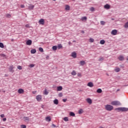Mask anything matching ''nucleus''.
I'll return each mask as SVG.
<instances>
[{"label":"nucleus","mask_w":128,"mask_h":128,"mask_svg":"<svg viewBox=\"0 0 128 128\" xmlns=\"http://www.w3.org/2000/svg\"><path fill=\"white\" fill-rule=\"evenodd\" d=\"M24 90L22 88H20L19 90H18V94H24Z\"/></svg>","instance_id":"13"},{"label":"nucleus","mask_w":128,"mask_h":128,"mask_svg":"<svg viewBox=\"0 0 128 128\" xmlns=\"http://www.w3.org/2000/svg\"><path fill=\"white\" fill-rule=\"evenodd\" d=\"M18 70H22V66H18Z\"/></svg>","instance_id":"44"},{"label":"nucleus","mask_w":128,"mask_h":128,"mask_svg":"<svg viewBox=\"0 0 128 128\" xmlns=\"http://www.w3.org/2000/svg\"><path fill=\"white\" fill-rule=\"evenodd\" d=\"M70 6H68V5L66 6L65 10H70Z\"/></svg>","instance_id":"23"},{"label":"nucleus","mask_w":128,"mask_h":128,"mask_svg":"<svg viewBox=\"0 0 128 128\" xmlns=\"http://www.w3.org/2000/svg\"><path fill=\"white\" fill-rule=\"evenodd\" d=\"M120 90L118 89L116 92H120Z\"/></svg>","instance_id":"54"},{"label":"nucleus","mask_w":128,"mask_h":128,"mask_svg":"<svg viewBox=\"0 0 128 128\" xmlns=\"http://www.w3.org/2000/svg\"><path fill=\"white\" fill-rule=\"evenodd\" d=\"M126 60H128V56L127 57V59Z\"/></svg>","instance_id":"62"},{"label":"nucleus","mask_w":128,"mask_h":128,"mask_svg":"<svg viewBox=\"0 0 128 128\" xmlns=\"http://www.w3.org/2000/svg\"><path fill=\"white\" fill-rule=\"evenodd\" d=\"M62 100H63L64 102H66V100H68V99L67 98L63 99Z\"/></svg>","instance_id":"46"},{"label":"nucleus","mask_w":128,"mask_h":128,"mask_svg":"<svg viewBox=\"0 0 128 128\" xmlns=\"http://www.w3.org/2000/svg\"><path fill=\"white\" fill-rule=\"evenodd\" d=\"M29 66H30V68H34V64H30Z\"/></svg>","instance_id":"42"},{"label":"nucleus","mask_w":128,"mask_h":128,"mask_svg":"<svg viewBox=\"0 0 128 128\" xmlns=\"http://www.w3.org/2000/svg\"><path fill=\"white\" fill-rule=\"evenodd\" d=\"M46 122H50V120H52V118H50V116H47L46 118Z\"/></svg>","instance_id":"16"},{"label":"nucleus","mask_w":128,"mask_h":128,"mask_svg":"<svg viewBox=\"0 0 128 128\" xmlns=\"http://www.w3.org/2000/svg\"><path fill=\"white\" fill-rule=\"evenodd\" d=\"M12 42H14V39H12Z\"/></svg>","instance_id":"59"},{"label":"nucleus","mask_w":128,"mask_h":128,"mask_svg":"<svg viewBox=\"0 0 128 128\" xmlns=\"http://www.w3.org/2000/svg\"><path fill=\"white\" fill-rule=\"evenodd\" d=\"M88 86H90V88H92V86H94V83H92V82H89L88 84H87Z\"/></svg>","instance_id":"10"},{"label":"nucleus","mask_w":128,"mask_h":128,"mask_svg":"<svg viewBox=\"0 0 128 128\" xmlns=\"http://www.w3.org/2000/svg\"><path fill=\"white\" fill-rule=\"evenodd\" d=\"M52 126H53V128H56V126L54 124H52Z\"/></svg>","instance_id":"52"},{"label":"nucleus","mask_w":128,"mask_h":128,"mask_svg":"<svg viewBox=\"0 0 128 128\" xmlns=\"http://www.w3.org/2000/svg\"><path fill=\"white\" fill-rule=\"evenodd\" d=\"M57 48H58V47L56 46H53L52 47V49L53 50H56Z\"/></svg>","instance_id":"32"},{"label":"nucleus","mask_w":128,"mask_h":128,"mask_svg":"<svg viewBox=\"0 0 128 128\" xmlns=\"http://www.w3.org/2000/svg\"><path fill=\"white\" fill-rule=\"evenodd\" d=\"M104 60V58L102 56H100V58L98 60V62H102V60Z\"/></svg>","instance_id":"21"},{"label":"nucleus","mask_w":128,"mask_h":128,"mask_svg":"<svg viewBox=\"0 0 128 128\" xmlns=\"http://www.w3.org/2000/svg\"><path fill=\"white\" fill-rule=\"evenodd\" d=\"M99 128H104V127L100 126L99 127Z\"/></svg>","instance_id":"58"},{"label":"nucleus","mask_w":128,"mask_h":128,"mask_svg":"<svg viewBox=\"0 0 128 128\" xmlns=\"http://www.w3.org/2000/svg\"><path fill=\"white\" fill-rule=\"evenodd\" d=\"M82 112H84V110H82V109H80L78 110V113L79 114H82Z\"/></svg>","instance_id":"28"},{"label":"nucleus","mask_w":128,"mask_h":128,"mask_svg":"<svg viewBox=\"0 0 128 128\" xmlns=\"http://www.w3.org/2000/svg\"><path fill=\"white\" fill-rule=\"evenodd\" d=\"M96 92L98 94H102V89L100 88H98L96 90Z\"/></svg>","instance_id":"19"},{"label":"nucleus","mask_w":128,"mask_h":128,"mask_svg":"<svg viewBox=\"0 0 128 128\" xmlns=\"http://www.w3.org/2000/svg\"><path fill=\"white\" fill-rule=\"evenodd\" d=\"M0 48H4V44H2V42H0Z\"/></svg>","instance_id":"34"},{"label":"nucleus","mask_w":128,"mask_h":128,"mask_svg":"<svg viewBox=\"0 0 128 128\" xmlns=\"http://www.w3.org/2000/svg\"><path fill=\"white\" fill-rule=\"evenodd\" d=\"M90 10L91 12H94V7L90 8Z\"/></svg>","instance_id":"41"},{"label":"nucleus","mask_w":128,"mask_h":128,"mask_svg":"<svg viewBox=\"0 0 128 128\" xmlns=\"http://www.w3.org/2000/svg\"><path fill=\"white\" fill-rule=\"evenodd\" d=\"M2 56H4H4H6V55L4 54H2Z\"/></svg>","instance_id":"55"},{"label":"nucleus","mask_w":128,"mask_h":128,"mask_svg":"<svg viewBox=\"0 0 128 128\" xmlns=\"http://www.w3.org/2000/svg\"><path fill=\"white\" fill-rule=\"evenodd\" d=\"M30 52L31 54H36V49H32L30 50Z\"/></svg>","instance_id":"22"},{"label":"nucleus","mask_w":128,"mask_h":128,"mask_svg":"<svg viewBox=\"0 0 128 128\" xmlns=\"http://www.w3.org/2000/svg\"><path fill=\"white\" fill-rule=\"evenodd\" d=\"M53 0L56 1V0Z\"/></svg>","instance_id":"64"},{"label":"nucleus","mask_w":128,"mask_h":128,"mask_svg":"<svg viewBox=\"0 0 128 128\" xmlns=\"http://www.w3.org/2000/svg\"><path fill=\"white\" fill-rule=\"evenodd\" d=\"M2 120H3V122H6V118H4L2 119Z\"/></svg>","instance_id":"51"},{"label":"nucleus","mask_w":128,"mask_h":128,"mask_svg":"<svg viewBox=\"0 0 128 128\" xmlns=\"http://www.w3.org/2000/svg\"><path fill=\"white\" fill-rule=\"evenodd\" d=\"M68 44H70L71 43H70V42H69Z\"/></svg>","instance_id":"61"},{"label":"nucleus","mask_w":128,"mask_h":128,"mask_svg":"<svg viewBox=\"0 0 128 128\" xmlns=\"http://www.w3.org/2000/svg\"><path fill=\"white\" fill-rule=\"evenodd\" d=\"M36 99L37 100L38 102L40 100H42V96L40 95H38L36 96Z\"/></svg>","instance_id":"12"},{"label":"nucleus","mask_w":128,"mask_h":128,"mask_svg":"<svg viewBox=\"0 0 128 128\" xmlns=\"http://www.w3.org/2000/svg\"><path fill=\"white\" fill-rule=\"evenodd\" d=\"M24 122H28L30 120V118L28 117H24Z\"/></svg>","instance_id":"26"},{"label":"nucleus","mask_w":128,"mask_h":128,"mask_svg":"<svg viewBox=\"0 0 128 128\" xmlns=\"http://www.w3.org/2000/svg\"><path fill=\"white\" fill-rule=\"evenodd\" d=\"M100 24L101 26H104V24H106V22L102 20L100 21Z\"/></svg>","instance_id":"29"},{"label":"nucleus","mask_w":128,"mask_h":128,"mask_svg":"<svg viewBox=\"0 0 128 128\" xmlns=\"http://www.w3.org/2000/svg\"><path fill=\"white\" fill-rule=\"evenodd\" d=\"M32 40H28L26 42V44H27V46H32Z\"/></svg>","instance_id":"5"},{"label":"nucleus","mask_w":128,"mask_h":128,"mask_svg":"<svg viewBox=\"0 0 128 128\" xmlns=\"http://www.w3.org/2000/svg\"><path fill=\"white\" fill-rule=\"evenodd\" d=\"M39 24H44V20L42 19V18H41L39 20V22H38Z\"/></svg>","instance_id":"6"},{"label":"nucleus","mask_w":128,"mask_h":128,"mask_svg":"<svg viewBox=\"0 0 128 128\" xmlns=\"http://www.w3.org/2000/svg\"><path fill=\"white\" fill-rule=\"evenodd\" d=\"M21 128H26V125H21Z\"/></svg>","instance_id":"45"},{"label":"nucleus","mask_w":128,"mask_h":128,"mask_svg":"<svg viewBox=\"0 0 128 128\" xmlns=\"http://www.w3.org/2000/svg\"><path fill=\"white\" fill-rule=\"evenodd\" d=\"M70 116H76V114L74 112H70Z\"/></svg>","instance_id":"20"},{"label":"nucleus","mask_w":128,"mask_h":128,"mask_svg":"<svg viewBox=\"0 0 128 128\" xmlns=\"http://www.w3.org/2000/svg\"><path fill=\"white\" fill-rule=\"evenodd\" d=\"M117 32H118V30H114L112 31L111 34L113 36H116V34Z\"/></svg>","instance_id":"8"},{"label":"nucleus","mask_w":128,"mask_h":128,"mask_svg":"<svg viewBox=\"0 0 128 128\" xmlns=\"http://www.w3.org/2000/svg\"><path fill=\"white\" fill-rule=\"evenodd\" d=\"M115 110H118V112H128V108L125 107H120L118 108H116Z\"/></svg>","instance_id":"1"},{"label":"nucleus","mask_w":128,"mask_h":128,"mask_svg":"<svg viewBox=\"0 0 128 128\" xmlns=\"http://www.w3.org/2000/svg\"><path fill=\"white\" fill-rule=\"evenodd\" d=\"M0 118H4V114H2L0 116Z\"/></svg>","instance_id":"48"},{"label":"nucleus","mask_w":128,"mask_h":128,"mask_svg":"<svg viewBox=\"0 0 128 128\" xmlns=\"http://www.w3.org/2000/svg\"><path fill=\"white\" fill-rule=\"evenodd\" d=\"M54 104H58V99H55L54 100Z\"/></svg>","instance_id":"18"},{"label":"nucleus","mask_w":128,"mask_h":128,"mask_svg":"<svg viewBox=\"0 0 128 128\" xmlns=\"http://www.w3.org/2000/svg\"><path fill=\"white\" fill-rule=\"evenodd\" d=\"M88 18H86V16H83L82 18V20H86Z\"/></svg>","instance_id":"35"},{"label":"nucleus","mask_w":128,"mask_h":128,"mask_svg":"<svg viewBox=\"0 0 128 128\" xmlns=\"http://www.w3.org/2000/svg\"><path fill=\"white\" fill-rule=\"evenodd\" d=\"M86 102H88V104H92V99L90 98H88L86 99Z\"/></svg>","instance_id":"9"},{"label":"nucleus","mask_w":128,"mask_h":128,"mask_svg":"<svg viewBox=\"0 0 128 128\" xmlns=\"http://www.w3.org/2000/svg\"><path fill=\"white\" fill-rule=\"evenodd\" d=\"M6 18H10L12 16L10 14H6Z\"/></svg>","instance_id":"39"},{"label":"nucleus","mask_w":128,"mask_h":128,"mask_svg":"<svg viewBox=\"0 0 128 128\" xmlns=\"http://www.w3.org/2000/svg\"><path fill=\"white\" fill-rule=\"evenodd\" d=\"M14 66H10L9 68V72H14Z\"/></svg>","instance_id":"4"},{"label":"nucleus","mask_w":128,"mask_h":128,"mask_svg":"<svg viewBox=\"0 0 128 128\" xmlns=\"http://www.w3.org/2000/svg\"><path fill=\"white\" fill-rule=\"evenodd\" d=\"M81 32H82V34H84V31L82 30V31Z\"/></svg>","instance_id":"56"},{"label":"nucleus","mask_w":128,"mask_h":128,"mask_svg":"<svg viewBox=\"0 0 128 128\" xmlns=\"http://www.w3.org/2000/svg\"><path fill=\"white\" fill-rule=\"evenodd\" d=\"M104 8H106V10H110V6L108 4H106L104 6Z\"/></svg>","instance_id":"7"},{"label":"nucleus","mask_w":128,"mask_h":128,"mask_svg":"<svg viewBox=\"0 0 128 128\" xmlns=\"http://www.w3.org/2000/svg\"><path fill=\"white\" fill-rule=\"evenodd\" d=\"M90 42H94V40L92 38H90Z\"/></svg>","instance_id":"40"},{"label":"nucleus","mask_w":128,"mask_h":128,"mask_svg":"<svg viewBox=\"0 0 128 128\" xmlns=\"http://www.w3.org/2000/svg\"><path fill=\"white\" fill-rule=\"evenodd\" d=\"M20 8H24V4H21L20 5Z\"/></svg>","instance_id":"47"},{"label":"nucleus","mask_w":128,"mask_h":128,"mask_svg":"<svg viewBox=\"0 0 128 128\" xmlns=\"http://www.w3.org/2000/svg\"><path fill=\"white\" fill-rule=\"evenodd\" d=\"M26 28H30V24H26Z\"/></svg>","instance_id":"49"},{"label":"nucleus","mask_w":128,"mask_h":128,"mask_svg":"<svg viewBox=\"0 0 128 128\" xmlns=\"http://www.w3.org/2000/svg\"><path fill=\"white\" fill-rule=\"evenodd\" d=\"M105 110H108V112H110L114 110V106L110 104H107L105 106Z\"/></svg>","instance_id":"2"},{"label":"nucleus","mask_w":128,"mask_h":128,"mask_svg":"<svg viewBox=\"0 0 128 128\" xmlns=\"http://www.w3.org/2000/svg\"><path fill=\"white\" fill-rule=\"evenodd\" d=\"M57 48H58V50H60V48H62V44H59Z\"/></svg>","instance_id":"24"},{"label":"nucleus","mask_w":128,"mask_h":128,"mask_svg":"<svg viewBox=\"0 0 128 128\" xmlns=\"http://www.w3.org/2000/svg\"><path fill=\"white\" fill-rule=\"evenodd\" d=\"M80 66H84V64H86V62L82 60L80 61Z\"/></svg>","instance_id":"25"},{"label":"nucleus","mask_w":128,"mask_h":128,"mask_svg":"<svg viewBox=\"0 0 128 128\" xmlns=\"http://www.w3.org/2000/svg\"><path fill=\"white\" fill-rule=\"evenodd\" d=\"M124 27L125 28H128V22H126L124 25Z\"/></svg>","instance_id":"33"},{"label":"nucleus","mask_w":128,"mask_h":128,"mask_svg":"<svg viewBox=\"0 0 128 128\" xmlns=\"http://www.w3.org/2000/svg\"><path fill=\"white\" fill-rule=\"evenodd\" d=\"M112 106H122V103L120 101L114 100L111 102Z\"/></svg>","instance_id":"3"},{"label":"nucleus","mask_w":128,"mask_h":128,"mask_svg":"<svg viewBox=\"0 0 128 128\" xmlns=\"http://www.w3.org/2000/svg\"><path fill=\"white\" fill-rule=\"evenodd\" d=\"M76 42L75 40H73V42Z\"/></svg>","instance_id":"57"},{"label":"nucleus","mask_w":128,"mask_h":128,"mask_svg":"<svg viewBox=\"0 0 128 128\" xmlns=\"http://www.w3.org/2000/svg\"><path fill=\"white\" fill-rule=\"evenodd\" d=\"M105 43H106V41H104V40H102L100 41V44H104Z\"/></svg>","instance_id":"27"},{"label":"nucleus","mask_w":128,"mask_h":128,"mask_svg":"<svg viewBox=\"0 0 128 128\" xmlns=\"http://www.w3.org/2000/svg\"><path fill=\"white\" fill-rule=\"evenodd\" d=\"M44 94H46V96L48 94V92L46 89H45L44 90Z\"/></svg>","instance_id":"31"},{"label":"nucleus","mask_w":128,"mask_h":128,"mask_svg":"<svg viewBox=\"0 0 128 128\" xmlns=\"http://www.w3.org/2000/svg\"><path fill=\"white\" fill-rule=\"evenodd\" d=\"M64 122H68V117H64Z\"/></svg>","instance_id":"36"},{"label":"nucleus","mask_w":128,"mask_h":128,"mask_svg":"<svg viewBox=\"0 0 128 128\" xmlns=\"http://www.w3.org/2000/svg\"><path fill=\"white\" fill-rule=\"evenodd\" d=\"M46 60H49V59H50V56H46Z\"/></svg>","instance_id":"50"},{"label":"nucleus","mask_w":128,"mask_h":128,"mask_svg":"<svg viewBox=\"0 0 128 128\" xmlns=\"http://www.w3.org/2000/svg\"><path fill=\"white\" fill-rule=\"evenodd\" d=\"M72 56L74 58H76V52H72Z\"/></svg>","instance_id":"11"},{"label":"nucleus","mask_w":128,"mask_h":128,"mask_svg":"<svg viewBox=\"0 0 128 128\" xmlns=\"http://www.w3.org/2000/svg\"><path fill=\"white\" fill-rule=\"evenodd\" d=\"M34 6L30 4V6L28 7V8L29 10H34Z\"/></svg>","instance_id":"15"},{"label":"nucleus","mask_w":128,"mask_h":128,"mask_svg":"<svg viewBox=\"0 0 128 128\" xmlns=\"http://www.w3.org/2000/svg\"><path fill=\"white\" fill-rule=\"evenodd\" d=\"M62 90V86H59L57 88V90L58 92H60V90Z\"/></svg>","instance_id":"17"},{"label":"nucleus","mask_w":128,"mask_h":128,"mask_svg":"<svg viewBox=\"0 0 128 128\" xmlns=\"http://www.w3.org/2000/svg\"><path fill=\"white\" fill-rule=\"evenodd\" d=\"M112 20H114V18H112Z\"/></svg>","instance_id":"60"},{"label":"nucleus","mask_w":128,"mask_h":128,"mask_svg":"<svg viewBox=\"0 0 128 128\" xmlns=\"http://www.w3.org/2000/svg\"><path fill=\"white\" fill-rule=\"evenodd\" d=\"M38 50L41 52H44V48H42L40 47Z\"/></svg>","instance_id":"38"},{"label":"nucleus","mask_w":128,"mask_h":128,"mask_svg":"<svg viewBox=\"0 0 128 128\" xmlns=\"http://www.w3.org/2000/svg\"><path fill=\"white\" fill-rule=\"evenodd\" d=\"M32 94H36V91L32 92Z\"/></svg>","instance_id":"53"},{"label":"nucleus","mask_w":128,"mask_h":128,"mask_svg":"<svg viewBox=\"0 0 128 128\" xmlns=\"http://www.w3.org/2000/svg\"><path fill=\"white\" fill-rule=\"evenodd\" d=\"M120 68H116V69H115V72H120Z\"/></svg>","instance_id":"30"},{"label":"nucleus","mask_w":128,"mask_h":128,"mask_svg":"<svg viewBox=\"0 0 128 128\" xmlns=\"http://www.w3.org/2000/svg\"><path fill=\"white\" fill-rule=\"evenodd\" d=\"M73 2H74L76 0H72Z\"/></svg>","instance_id":"63"},{"label":"nucleus","mask_w":128,"mask_h":128,"mask_svg":"<svg viewBox=\"0 0 128 128\" xmlns=\"http://www.w3.org/2000/svg\"><path fill=\"white\" fill-rule=\"evenodd\" d=\"M72 76H76V71L73 70L72 72Z\"/></svg>","instance_id":"37"},{"label":"nucleus","mask_w":128,"mask_h":128,"mask_svg":"<svg viewBox=\"0 0 128 128\" xmlns=\"http://www.w3.org/2000/svg\"><path fill=\"white\" fill-rule=\"evenodd\" d=\"M58 96L60 98H62V92L59 93Z\"/></svg>","instance_id":"43"},{"label":"nucleus","mask_w":128,"mask_h":128,"mask_svg":"<svg viewBox=\"0 0 128 128\" xmlns=\"http://www.w3.org/2000/svg\"><path fill=\"white\" fill-rule=\"evenodd\" d=\"M119 60H124V56H120L118 57Z\"/></svg>","instance_id":"14"}]
</instances>
